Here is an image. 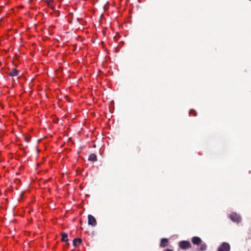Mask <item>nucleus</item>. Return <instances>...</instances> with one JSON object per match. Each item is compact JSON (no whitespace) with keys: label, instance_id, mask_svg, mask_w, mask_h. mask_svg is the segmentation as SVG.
Segmentation results:
<instances>
[{"label":"nucleus","instance_id":"obj_1","mask_svg":"<svg viewBox=\"0 0 251 251\" xmlns=\"http://www.w3.org/2000/svg\"><path fill=\"white\" fill-rule=\"evenodd\" d=\"M229 218L233 222L239 223L241 221V217L235 212L231 213L229 215Z\"/></svg>","mask_w":251,"mask_h":251},{"label":"nucleus","instance_id":"obj_2","mask_svg":"<svg viewBox=\"0 0 251 251\" xmlns=\"http://www.w3.org/2000/svg\"><path fill=\"white\" fill-rule=\"evenodd\" d=\"M179 247L182 250H187L191 248V244L188 241H182L179 243Z\"/></svg>","mask_w":251,"mask_h":251},{"label":"nucleus","instance_id":"obj_3","mask_svg":"<svg viewBox=\"0 0 251 251\" xmlns=\"http://www.w3.org/2000/svg\"><path fill=\"white\" fill-rule=\"evenodd\" d=\"M230 245L226 242H223L218 248L217 251H229Z\"/></svg>","mask_w":251,"mask_h":251},{"label":"nucleus","instance_id":"obj_4","mask_svg":"<svg viewBox=\"0 0 251 251\" xmlns=\"http://www.w3.org/2000/svg\"><path fill=\"white\" fill-rule=\"evenodd\" d=\"M88 225L92 226H95L97 225V221L95 218L92 215H88Z\"/></svg>","mask_w":251,"mask_h":251},{"label":"nucleus","instance_id":"obj_5","mask_svg":"<svg viewBox=\"0 0 251 251\" xmlns=\"http://www.w3.org/2000/svg\"><path fill=\"white\" fill-rule=\"evenodd\" d=\"M191 241L193 244L196 245H199L202 242L201 239L200 237L197 236L193 237L192 238Z\"/></svg>","mask_w":251,"mask_h":251},{"label":"nucleus","instance_id":"obj_6","mask_svg":"<svg viewBox=\"0 0 251 251\" xmlns=\"http://www.w3.org/2000/svg\"><path fill=\"white\" fill-rule=\"evenodd\" d=\"M168 243H169V241H168V239L163 238L161 240V242L160 243V246L162 248L167 247L168 245Z\"/></svg>","mask_w":251,"mask_h":251},{"label":"nucleus","instance_id":"obj_7","mask_svg":"<svg viewBox=\"0 0 251 251\" xmlns=\"http://www.w3.org/2000/svg\"><path fill=\"white\" fill-rule=\"evenodd\" d=\"M73 242L74 246L78 247L82 243V239L80 238H75Z\"/></svg>","mask_w":251,"mask_h":251},{"label":"nucleus","instance_id":"obj_8","mask_svg":"<svg viewBox=\"0 0 251 251\" xmlns=\"http://www.w3.org/2000/svg\"><path fill=\"white\" fill-rule=\"evenodd\" d=\"M19 71L16 70V69H13L9 73V75L11 76H16L19 75Z\"/></svg>","mask_w":251,"mask_h":251},{"label":"nucleus","instance_id":"obj_9","mask_svg":"<svg viewBox=\"0 0 251 251\" xmlns=\"http://www.w3.org/2000/svg\"><path fill=\"white\" fill-rule=\"evenodd\" d=\"M88 160L92 162H96L97 161V155L95 153H91L88 158Z\"/></svg>","mask_w":251,"mask_h":251},{"label":"nucleus","instance_id":"obj_10","mask_svg":"<svg viewBox=\"0 0 251 251\" xmlns=\"http://www.w3.org/2000/svg\"><path fill=\"white\" fill-rule=\"evenodd\" d=\"M199 245H200L199 248L198 249L199 251H204L207 249L206 244L205 243L203 242L202 241L201 243Z\"/></svg>","mask_w":251,"mask_h":251},{"label":"nucleus","instance_id":"obj_11","mask_svg":"<svg viewBox=\"0 0 251 251\" xmlns=\"http://www.w3.org/2000/svg\"><path fill=\"white\" fill-rule=\"evenodd\" d=\"M61 241L63 242H68L69 239L68 238V234L65 232L61 233Z\"/></svg>","mask_w":251,"mask_h":251},{"label":"nucleus","instance_id":"obj_12","mask_svg":"<svg viewBox=\"0 0 251 251\" xmlns=\"http://www.w3.org/2000/svg\"><path fill=\"white\" fill-rule=\"evenodd\" d=\"M189 113L190 114H193L194 116H196L197 115V112L193 109L190 110Z\"/></svg>","mask_w":251,"mask_h":251},{"label":"nucleus","instance_id":"obj_13","mask_svg":"<svg viewBox=\"0 0 251 251\" xmlns=\"http://www.w3.org/2000/svg\"><path fill=\"white\" fill-rule=\"evenodd\" d=\"M52 1L53 0H46V2L49 6H50V4Z\"/></svg>","mask_w":251,"mask_h":251},{"label":"nucleus","instance_id":"obj_14","mask_svg":"<svg viewBox=\"0 0 251 251\" xmlns=\"http://www.w3.org/2000/svg\"><path fill=\"white\" fill-rule=\"evenodd\" d=\"M25 139L27 142H29L30 141V138H25Z\"/></svg>","mask_w":251,"mask_h":251},{"label":"nucleus","instance_id":"obj_15","mask_svg":"<svg viewBox=\"0 0 251 251\" xmlns=\"http://www.w3.org/2000/svg\"><path fill=\"white\" fill-rule=\"evenodd\" d=\"M173 251L172 250H170V249H167L166 250V251Z\"/></svg>","mask_w":251,"mask_h":251},{"label":"nucleus","instance_id":"obj_16","mask_svg":"<svg viewBox=\"0 0 251 251\" xmlns=\"http://www.w3.org/2000/svg\"><path fill=\"white\" fill-rule=\"evenodd\" d=\"M24 192H25L24 191H23V192H22V194H21V195H22V197H23V195H24Z\"/></svg>","mask_w":251,"mask_h":251}]
</instances>
